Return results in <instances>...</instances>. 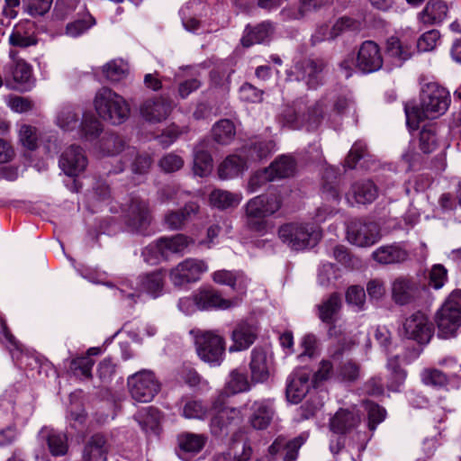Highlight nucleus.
Masks as SVG:
<instances>
[{
  "mask_svg": "<svg viewBox=\"0 0 461 461\" xmlns=\"http://www.w3.org/2000/svg\"><path fill=\"white\" fill-rule=\"evenodd\" d=\"M450 104L449 92L431 82L425 85L420 94V107H405L407 124L411 128H417L418 123L424 119H433L444 114Z\"/></svg>",
  "mask_w": 461,
  "mask_h": 461,
  "instance_id": "obj_1",
  "label": "nucleus"
},
{
  "mask_svg": "<svg viewBox=\"0 0 461 461\" xmlns=\"http://www.w3.org/2000/svg\"><path fill=\"white\" fill-rule=\"evenodd\" d=\"M282 206V197L278 193L255 196L244 206L246 227L258 233H265L268 228L267 217L276 212Z\"/></svg>",
  "mask_w": 461,
  "mask_h": 461,
  "instance_id": "obj_2",
  "label": "nucleus"
},
{
  "mask_svg": "<svg viewBox=\"0 0 461 461\" xmlns=\"http://www.w3.org/2000/svg\"><path fill=\"white\" fill-rule=\"evenodd\" d=\"M94 104L98 115L113 125L123 123L130 116L131 108L127 101L107 87L96 93Z\"/></svg>",
  "mask_w": 461,
  "mask_h": 461,
  "instance_id": "obj_3",
  "label": "nucleus"
},
{
  "mask_svg": "<svg viewBox=\"0 0 461 461\" xmlns=\"http://www.w3.org/2000/svg\"><path fill=\"white\" fill-rule=\"evenodd\" d=\"M326 102L321 100L305 110L299 106H286L279 115V122L291 129H300L306 126L307 131L318 128L323 119Z\"/></svg>",
  "mask_w": 461,
  "mask_h": 461,
  "instance_id": "obj_4",
  "label": "nucleus"
},
{
  "mask_svg": "<svg viewBox=\"0 0 461 461\" xmlns=\"http://www.w3.org/2000/svg\"><path fill=\"white\" fill-rule=\"evenodd\" d=\"M278 236L291 249L303 250L314 247L321 233L312 224L291 222L279 228Z\"/></svg>",
  "mask_w": 461,
  "mask_h": 461,
  "instance_id": "obj_5",
  "label": "nucleus"
},
{
  "mask_svg": "<svg viewBox=\"0 0 461 461\" xmlns=\"http://www.w3.org/2000/svg\"><path fill=\"white\" fill-rule=\"evenodd\" d=\"M192 242L183 234L163 237L146 247L142 254L147 262L155 264L160 258L167 259L173 254H183Z\"/></svg>",
  "mask_w": 461,
  "mask_h": 461,
  "instance_id": "obj_6",
  "label": "nucleus"
},
{
  "mask_svg": "<svg viewBox=\"0 0 461 461\" xmlns=\"http://www.w3.org/2000/svg\"><path fill=\"white\" fill-rule=\"evenodd\" d=\"M438 336L447 339L455 336L461 325V303L452 294L438 310L436 316Z\"/></svg>",
  "mask_w": 461,
  "mask_h": 461,
  "instance_id": "obj_7",
  "label": "nucleus"
},
{
  "mask_svg": "<svg viewBox=\"0 0 461 461\" xmlns=\"http://www.w3.org/2000/svg\"><path fill=\"white\" fill-rule=\"evenodd\" d=\"M128 385L131 397L140 402H150L160 389L158 381L149 370H141L131 375Z\"/></svg>",
  "mask_w": 461,
  "mask_h": 461,
  "instance_id": "obj_8",
  "label": "nucleus"
},
{
  "mask_svg": "<svg viewBox=\"0 0 461 461\" xmlns=\"http://www.w3.org/2000/svg\"><path fill=\"white\" fill-rule=\"evenodd\" d=\"M196 351L199 357L211 366H219L224 355V340L213 332L204 331L195 338Z\"/></svg>",
  "mask_w": 461,
  "mask_h": 461,
  "instance_id": "obj_9",
  "label": "nucleus"
},
{
  "mask_svg": "<svg viewBox=\"0 0 461 461\" xmlns=\"http://www.w3.org/2000/svg\"><path fill=\"white\" fill-rule=\"evenodd\" d=\"M208 271L204 260L186 258L178 263L169 272V279L174 286L182 287L200 280L202 275Z\"/></svg>",
  "mask_w": 461,
  "mask_h": 461,
  "instance_id": "obj_10",
  "label": "nucleus"
},
{
  "mask_svg": "<svg viewBox=\"0 0 461 461\" xmlns=\"http://www.w3.org/2000/svg\"><path fill=\"white\" fill-rule=\"evenodd\" d=\"M123 216L126 225L136 232L142 233L150 223L151 215L147 201L132 196L125 203Z\"/></svg>",
  "mask_w": 461,
  "mask_h": 461,
  "instance_id": "obj_11",
  "label": "nucleus"
},
{
  "mask_svg": "<svg viewBox=\"0 0 461 461\" xmlns=\"http://www.w3.org/2000/svg\"><path fill=\"white\" fill-rule=\"evenodd\" d=\"M383 62L379 45L374 41H365L358 48L354 66L361 73L368 74L378 71Z\"/></svg>",
  "mask_w": 461,
  "mask_h": 461,
  "instance_id": "obj_12",
  "label": "nucleus"
},
{
  "mask_svg": "<svg viewBox=\"0 0 461 461\" xmlns=\"http://www.w3.org/2000/svg\"><path fill=\"white\" fill-rule=\"evenodd\" d=\"M401 332L406 339L425 344L432 336V326L424 313L416 312L404 320Z\"/></svg>",
  "mask_w": 461,
  "mask_h": 461,
  "instance_id": "obj_13",
  "label": "nucleus"
},
{
  "mask_svg": "<svg viewBox=\"0 0 461 461\" xmlns=\"http://www.w3.org/2000/svg\"><path fill=\"white\" fill-rule=\"evenodd\" d=\"M380 229L375 222L354 221L348 226V241L358 247H368L380 240Z\"/></svg>",
  "mask_w": 461,
  "mask_h": 461,
  "instance_id": "obj_14",
  "label": "nucleus"
},
{
  "mask_svg": "<svg viewBox=\"0 0 461 461\" xmlns=\"http://www.w3.org/2000/svg\"><path fill=\"white\" fill-rule=\"evenodd\" d=\"M194 303L199 310H227L239 305L240 297L224 299L217 290L205 287L199 289L194 294Z\"/></svg>",
  "mask_w": 461,
  "mask_h": 461,
  "instance_id": "obj_15",
  "label": "nucleus"
},
{
  "mask_svg": "<svg viewBox=\"0 0 461 461\" xmlns=\"http://www.w3.org/2000/svg\"><path fill=\"white\" fill-rule=\"evenodd\" d=\"M419 294V285L412 277L401 276L392 282V300L397 305H409L416 301Z\"/></svg>",
  "mask_w": 461,
  "mask_h": 461,
  "instance_id": "obj_16",
  "label": "nucleus"
},
{
  "mask_svg": "<svg viewBox=\"0 0 461 461\" xmlns=\"http://www.w3.org/2000/svg\"><path fill=\"white\" fill-rule=\"evenodd\" d=\"M312 373L307 368L294 370L287 378L286 397L293 403L300 402L311 387Z\"/></svg>",
  "mask_w": 461,
  "mask_h": 461,
  "instance_id": "obj_17",
  "label": "nucleus"
},
{
  "mask_svg": "<svg viewBox=\"0 0 461 461\" xmlns=\"http://www.w3.org/2000/svg\"><path fill=\"white\" fill-rule=\"evenodd\" d=\"M59 164L66 175L75 176L85 171L88 160L79 146L71 145L62 152Z\"/></svg>",
  "mask_w": 461,
  "mask_h": 461,
  "instance_id": "obj_18",
  "label": "nucleus"
},
{
  "mask_svg": "<svg viewBox=\"0 0 461 461\" xmlns=\"http://www.w3.org/2000/svg\"><path fill=\"white\" fill-rule=\"evenodd\" d=\"M173 109L172 102L164 97H155L145 100L140 107L141 117L150 122L158 123L166 120Z\"/></svg>",
  "mask_w": 461,
  "mask_h": 461,
  "instance_id": "obj_19",
  "label": "nucleus"
},
{
  "mask_svg": "<svg viewBox=\"0 0 461 461\" xmlns=\"http://www.w3.org/2000/svg\"><path fill=\"white\" fill-rule=\"evenodd\" d=\"M332 176L333 173L331 170H327L324 175L325 183L322 186L323 199L327 202H330V203H324L317 209L315 219L320 222L325 221L327 219L338 212L336 206L339 202V192L333 183L327 181V179Z\"/></svg>",
  "mask_w": 461,
  "mask_h": 461,
  "instance_id": "obj_20",
  "label": "nucleus"
},
{
  "mask_svg": "<svg viewBox=\"0 0 461 461\" xmlns=\"http://www.w3.org/2000/svg\"><path fill=\"white\" fill-rule=\"evenodd\" d=\"M13 63L5 67V86L8 89H17V84L28 83L32 77V68L23 59H14V52L10 51Z\"/></svg>",
  "mask_w": 461,
  "mask_h": 461,
  "instance_id": "obj_21",
  "label": "nucleus"
},
{
  "mask_svg": "<svg viewBox=\"0 0 461 461\" xmlns=\"http://www.w3.org/2000/svg\"><path fill=\"white\" fill-rule=\"evenodd\" d=\"M322 63L312 59H304L295 64L294 71L295 79L304 81L309 88H316L321 82Z\"/></svg>",
  "mask_w": 461,
  "mask_h": 461,
  "instance_id": "obj_22",
  "label": "nucleus"
},
{
  "mask_svg": "<svg viewBox=\"0 0 461 461\" xmlns=\"http://www.w3.org/2000/svg\"><path fill=\"white\" fill-rule=\"evenodd\" d=\"M212 410L211 429L214 434H219L229 425H237L242 420L241 411L238 408L214 405Z\"/></svg>",
  "mask_w": 461,
  "mask_h": 461,
  "instance_id": "obj_23",
  "label": "nucleus"
},
{
  "mask_svg": "<svg viewBox=\"0 0 461 461\" xmlns=\"http://www.w3.org/2000/svg\"><path fill=\"white\" fill-rule=\"evenodd\" d=\"M212 278L218 285L230 287L238 294V297L241 298L247 291L248 279L241 272L221 269L213 272Z\"/></svg>",
  "mask_w": 461,
  "mask_h": 461,
  "instance_id": "obj_24",
  "label": "nucleus"
},
{
  "mask_svg": "<svg viewBox=\"0 0 461 461\" xmlns=\"http://www.w3.org/2000/svg\"><path fill=\"white\" fill-rule=\"evenodd\" d=\"M360 420V415L355 409H339L330 419V428L335 433L345 434L355 429Z\"/></svg>",
  "mask_w": 461,
  "mask_h": 461,
  "instance_id": "obj_25",
  "label": "nucleus"
},
{
  "mask_svg": "<svg viewBox=\"0 0 461 461\" xmlns=\"http://www.w3.org/2000/svg\"><path fill=\"white\" fill-rule=\"evenodd\" d=\"M271 358L267 356L265 349L255 348L251 351V359L249 368L251 377L256 382H265L270 375Z\"/></svg>",
  "mask_w": 461,
  "mask_h": 461,
  "instance_id": "obj_26",
  "label": "nucleus"
},
{
  "mask_svg": "<svg viewBox=\"0 0 461 461\" xmlns=\"http://www.w3.org/2000/svg\"><path fill=\"white\" fill-rule=\"evenodd\" d=\"M251 411L249 422L256 429H267L275 415L273 402L269 400L255 402L251 406Z\"/></svg>",
  "mask_w": 461,
  "mask_h": 461,
  "instance_id": "obj_27",
  "label": "nucleus"
},
{
  "mask_svg": "<svg viewBox=\"0 0 461 461\" xmlns=\"http://www.w3.org/2000/svg\"><path fill=\"white\" fill-rule=\"evenodd\" d=\"M257 338V328L248 322L239 323L232 331V345L230 352L241 351L249 348Z\"/></svg>",
  "mask_w": 461,
  "mask_h": 461,
  "instance_id": "obj_28",
  "label": "nucleus"
},
{
  "mask_svg": "<svg viewBox=\"0 0 461 461\" xmlns=\"http://www.w3.org/2000/svg\"><path fill=\"white\" fill-rule=\"evenodd\" d=\"M81 119L80 111L74 105L66 104L57 110L55 123L63 131H74L79 129Z\"/></svg>",
  "mask_w": 461,
  "mask_h": 461,
  "instance_id": "obj_29",
  "label": "nucleus"
},
{
  "mask_svg": "<svg viewBox=\"0 0 461 461\" xmlns=\"http://www.w3.org/2000/svg\"><path fill=\"white\" fill-rule=\"evenodd\" d=\"M372 257L379 264L390 265L406 261L409 253L401 245L392 244L379 247L373 252Z\"/></svg>",
  "mask_w": 461,
  "mask_h": 461,
  "instance_id": "obj_30",
  "label": "nucleus"
},
{
  "mask_svg": "<svg viewBox=\"0 0 461 461\" xmlns=\"http://www.w3.org/2000/svg\"><path fill=\"white\" fill-rule=\"evenodd\" d=\"M307 436L304 434L287 441L284 437H278L271 444L268 451L271 455L277 454L282 448L285 450L284 461H295L298 456V449L305 442Z\"/></svg>",
  "mask_w": 461,
  "mask_h": 461,
  "instance_id": "obj_31",
  "label": "nucleus"
},
{
  "mask_svg": "<svg viewBox=\"0 0 461 461\" xmlns=\"http://www.w3.org/2000/svg\"><path fill=\"white\" fill-rule=\"evenodd\" d=\"M199 212V205L196 203H188L184 208L172 211L165 215V224L170 230L181 229Z\"/></svg>",
  "mask_w": 461,
  "mask_h": 461,
  "instance_id": "obj_32",
  "label": "nucleus"
},
{
  "mask_svg": "<svg viewBox=\"0 0 461 461\" xmlns=\"http://www.w3.org/2000/svg\"><path fill=\"white\" fill-rule=\"evenodd\" d=\"M328 335L330 339H336L330 349V356L334 361L339 360L344 353L349 351L356 345L355 340L343 336L341 329L336 325L330 327Z\"/></svg>",
  "mask_w": 461,
  "mask_h": 461,
  "instance_id": "obj_33",
  "label": "nucleus"
},
{
  "mask_svg": "<svg viewBox=\"0 0 461 461\" xmlns=\"http://www.w3.org/2000/svg\"><path fill=\"white\" fill-rule=\"evenodd\" d=\"M204 8V5L191 0L180 10L182 23L185 29L191 32H196L202 27V22L197 18V13Z\"/></svg>",
  "mask_w": 461,
  "mask_h": 461,
  "instance_id": "obj_34",
  "label": "nucleus"
},
{
  "mask_svg": "<svg viewBox=\"0 0 461 461\" xmlns=\"http://www.w3.org/2000/svg\"><path fill=\"white\" fill-rule=\"evenodd\" d=\"M108 446L106 439L100 434L90 438L83 451V461H96L102 459L106 461Z\"/></svg>",
  "mask_w": 461,
  "mask_h": 461,
  "instance_id": "obj_35",
  "label": "nucleus"
},
{
  "mask_svg": "<svg viewBox=\"0 0 461 461\" xmlns=\"http://www.w3.org/2000/svg\"><path fill=\"white\" fill-rule=\"evenodd\" d=\"M341 305L340 295L337 293H333L317 305L318 317L325 323H333L337 314L340 311Z\"/></svg>",
  "mask_w": 461,
  "mask_h": 461,
  "instance_id": "obj_36",
  "label": "nucleus"
},
{
  "mask_svg": "<svg viewBox=\"0 0 461 461\" xmlns=\"http://www.w3.org/2000/svg\"><path fill=\"white\" fill-rule=\"evenodd\" d=\"M447 6L440 0H429L420 14V21L425 24L441 23L447 16Z\"/></svg>",
  "mask_w": 461,
  "mask_h": 461,
  "instance_id": "obj_37",
  "label": "nucleus"
},
{
  "mask_svg": "<svg viewBox=\"0 0 461 461\" xmlns=\"http://www.w3.org/2000/svg\"><path fill=\"white\" fill-rule=\"evenodd\" d=\"M273 32L272 24L264 22L255 27H247L241 39V43L245 47H249L256 43H262L267 41Z\"/></svg>",
  "mask_w": 461,
  "mask_h": 461,
  "instance_id": "obj_38",
  "label": "nucleus"
},
{
  "mask_svg": "<svg viewBox=\"0 0 461 461\" xmlns=\"http://www.w3.org/2000/svg\"><path fill=\"white\" fill-rule=\"evenodd\" d=\"M248 158L237 155L229 156L219 166V176L221 179L236 177L248 167Z\"/></svg>",
  "mask_w": 461,
  "mask_h": 461,
  "instance_id": "obj_39",
  "label": "nucleus"
},
{
  "mask_svg": "<svg viewBox=\"0 0 461 461\" xmlns=\"http://www.w3.org/2000/svg\"><path fill=\"white\" fill-rule=\"evenodd\" d=\"M273 181L294 176L295 172V162L289 156H280L266 168Z\"/></svg>",
  "mask_w": 461,
  "mask_h": 461,
  "instance_id": "obj_40",
  "label": "nucleus"
},
{
  "mask_svg": "<svg viewBox=\"0 0 461 461\" xmlns=\"http://www.w3.org/2000/svg\"><path fill=\"white\" fill-rule=\"evenodd\" d=\"M31 25L32 23L30 22H26L14 26L9 36V43L12 46L19 48H27L35 45L37 40L32 36V33L28 28V26Z\"/></svg>",
  "mask_w": 461,
  "mask_h": 461,
  "instance_id": "obj_41",
  "label": "nucleus"
},
{
  "mask_svg": "<svg viewBox=\"0 0 461 461\" xmlns=\"http://www.w3.org/2000/svg\"><path fill=\"white\" fill-rule=\"evenodd\" d=\"M351 194L357 203L366 204L372 203L378 194L375 185L370 181H361L352 185Z\"/></svg>",
  "mask_w": 461,
  "mask_h": 461,
  "instance_id": "obj_42",
  "label": "nucleus"
},
{
  "mask_svg": "<svg viewBox=\"0 0 461 461\" xmlns=\"http://www.w3.org/2000/svg\"><path fill=\"white\" fill-rule=\"evenodd\" d=\"M205 147L204 142L200 143L194 151V172L202 177L210 174L212 169V158L204 149Z\"/></svg>",
  "mask_w": 461,
  "mask_h": 461,
  "instance_id": "obj_43",
  "label": "nucleus"
},
{
  "mask_svg": "<svg viewBox=\"0 0 461 461\" xmlns=\"http://www.w3.org/2000/svg\"><path fill=\"white\" fill-rule=\"evenodd\" d=\"M42 438H46L50 453L53 456H63L68 451L67 435L53 429H42L40 432Z\"/></svg>",
  "mask_w": 461,
  "mask_h": 461,
  "instance_id": "obj_44",
  "label": "nucleus"
},
{
  "mask_svg": "<svg viewBox=\"0 0 461 461\" xmlns=\"http://www.w3.org/2000/svg\"><path fill=\"white\" fill-rule=\"evenodd\" d=\"M209 199L212 206L224 210L238 206L242 196L240 194H233L229 191L216 189L211 193Z\"/></svg>",
  "mask_w": 461,
  "mask_h": 461,
  "instance_id": "obj_45",
  "label": "nucleus"
},
{
  "mask_svg": "<svg viewBox=\"0 0 461 461\" xmlns=\"http://www.w3.org/2000/svg\"><path fill=\"white\" fill-rule=\"evenodd\" d=\"M165 275L162 271H155L140 277V287L142 291L158 297L164 286Z\"/></svg>",
  "mask_w": 461,
  "mask_h": 461,
  "instance_id": "obj_46",
  "label": "nucleus"
},
{
  "mask_svg": "<svg viewBox=\"0 0 461 461\" xmlns=\"http://www.w3.org/2000/svg\"><path fill=\"white\" fill-rule=\"evenodd\" d=\"M209 413V407L200 400L186 399L183 401L181 415L188 420H204Z\"/></svg>",
  "mask_w": 461,
  "mask_h": 461,
  "instance_id": "obj_47",
  "label": "nucleus"
},
{
  "mask_svg": "<svg viewBox=\"0 0 461 461\" xmlns=\"http://www.w3.org/2000/svg\"><path fill=\"white\" fill-rule=\"evenodd\" d=\"M207 437L203 434L185 432L178 436L179 447L189 453H198L204 447Z\"/></svg>",
  "mask_w": 461,
  "mask_h": 461,
  "instance_id": "obj_48",
  "label": "nucleus"
},
{
  "mask_svg": "<svg viewBox=\"0 0 461 461\" xmlns=\"http://www.w3.org/2000/svg\"><path fill=\"white\" fill-rule=\"evenodd\" d=\"M103 128L101 122L93 114H84L82 116L79 129V135L86 140L97 138L102 132Z\"/></svg>",
  "mask_w": 461,
  "mask_h": 461,
  "instance_id": "obj_49",
  "label": "nucleus"
},
{
  "mask_svg": "<svg viewBox=\"0 0 461 461\" xmlns=\"http://www.w3.org/2000/svg\"><path fill=\"white\" fill-rule=\"evenodd\" d=\"M236 134L234 124L230 120H221L212 128L213 139L216 142L227 145L230 143Z\"/></svg>",
  "mask_w": 461,
  "mask_h": 461,
  "instance_id": "obj_50",
  "label": "nucleus"
},
{
  "mask_svg": "<svg viewBox=\"0 0 461 461\" xmlns=\"http://www.w3.org/2000/svg\"><path fill=\"white\" fill-rule=\"evenodd\" d=\"M129 72L127 63L122 59H114L103 67V73L105 77L113 82H118L124 78Z\"/></svg>",
  "mask_w": 461,
  "mask_h": 461,
  "instance_id": "obj_51",
  "label": "nucleus"
},
{
  "mask_svg": "<svg viewBox=\"0 0 461 461\" xmlns=\"http://www.w3.org/2000/svg\"><path fill=\"white\" fill-rule=\"evenodd\" d=\"M136 420L144 430H155L159 423V411L153 407H146L135 416Z\"/></svg>",
  "mask_w": 461,
  "mask_h": 461,
  "instance_id": "obj_52",
  "label": "nucleus"
},
{
  "mask_svg": "<svg viewBox=\"0 0 461 461\" xmlns=\"http://www.w3.org/2000/svg\"><path fill=\"white\" fill-rule=\"evenodd\" d=\"M421 382L428 386L441 388L448 384L449 378L437 368H425L420 373Z\"/></svg>",
  "mask_w": 461,
  "mask_h": 461,
  "instance_id": "obj_53",
  "label": "nucleus"
},
{
  "mask_svg": "<svg viewBox=\"0 0 461 461\" xmlns=\"http://www.w3.org/2000/svg\"><path fill=\"white\" fill-rule=\"evenodd\" d=\"M252 447L249 443H243L240 449L236 447L234 449L219 454L214 461H249L252 456Z\"/></svg>",
  "mask_w": 461,
  "mask_h": 461,
  "instance_id": "obj_54",
  "label": "nucleus"
},
{
  "mask_svg": "<svg viewBox=\"0 0 461 461\" xmlns=\"http://www.w3.org/2000/svg\"><path fill=\"white\" fill-rule=\"evenodd\" d=\"M387 53L400 61L407 60L411 56V49L401 42L397 37H391L386 42Z\"/></svg>",
  "mask_w": 461,
  "mask_h": 461,
  "instance_id": "obj_55",
  "label": "nucleus"
},
{
  "mask_svg": "<svg viewBox=\"0 0 461 461\" xmlns=\"http://www.w3.org/2000/svg\"><path fill=\"white\" fill-rule=\"evenodd\" d=\"M273 145L270 141H257L244 149L247 158L249 161H257L266 158L272 151Z\"/></svg>",
  "mask_w": 461,
  "mask_h": 461,
  "instance_id": "obj_56",
  "label": "nucleus"
},
{
  "mask_svg": "<svg viewBox=\"0 0 461 461\" xmlns=\"http://www.w3.org/2000/svg\"><path fill=\"white\" fill-rule=\"evenodd\" d=\"M249 382L246 374L238 370H233L230 375V379L227 383V389L231 393H239L246 392L249 389Z\"/></svg>",
  "mask_w": 461,
  "mask_h": 461,
  "instance_id": "obj_57",
  "label": "nucleus"
},
{
  "mask_svg": "<svg viewBox=\"0 0 461 461\" xmlns=\"http://www.w3.org/2000/svg\"><path fill=\"white\" fill-rule=\"evenodd\" d=\"M346 302L353 305L357 311L364 310L366 303V293L363 287L359 285H351L346 292Z\"/></svg>",
  "mask_w": 461,
  "mask_h": 461,
  "instance_id": "obj_58",
  "label": "nucleus"
},
{
  "mask_svg": "<svg viewBox=\"0 0 461 461\" xmlns=\"http://www.w3.org/2000/svg\"><path fill=\"white\" fill-rule=\"evenodd\" d=\"M22 144L29 149H35L38 146L39 135L36 128L31 125H22L19 131Z\"/></svg>",
  "mask_w": 461,
  "mask_h": 461,
  "instance_id": "obj_59",
  "label": "nucleus"
},
{
  "mask_svg": "<svg viewBox=\"0 0 461 461\" xmlns=\"http://www.w3.org/2000/svg\"><path fill=\"white\" fill-rule=\"evenodd\" d=\"M365 408L368 415V427L375 430L376 425L384 420L385 410L372 402H366Z\"/></svg>",
  "mask_w": 461,
  "mask_h": 461,
  "instance_id": "obj_60",
  "label": "nucleus"
},
{
  "mask_svg": "<svg viewBox=\"0 0 461 461\" xmlns=\"http://www.w3.org/2000/svg\"><path fill=\"white\" fill-rule=\"evenodd\" d=\"M437 148L435 131L431 127L424 128L420 133V149L425 154L433 152Z\"/></svg>",
  "mask_w": 461,
  "mask_h": 461,
  "instance_id": "obj_61",
  "label": "nucleus"
},
{
  "mask_svg": "<svg viewBox=\"0 0 461 461\" xmlns=\"http://www.w3.org/2000/svg\"><path fill=\"white\" fill-rule=\"evenodd\" d=\"M95 23V19L90 15L82 20H76L68 23L66 34L70 37H77L92 27Z\"/></svg>",
  "mask_w": 461,
  "mask_h": 461,
  "instance_id": "obj_62",
  "label": "nucleus"
},
{
  "mask_svg": "<svg viewBox=\"0 0 461 461\" xmlns=\"http://www.w3.org/2000/svg\"><path fill=\"white\" fill-rule=\"evenodd\" d=\"M440 34L437 30H430L423 33L417 41V48L420 51L433 50L439 41Z\"/></svg>",
  "mask_w": 461,
  "mask_h": 461,
  "instance_id": "obj_63",
  "label": "nucleus"
},
{
  "mask_svg": "<svg viewBox=\"0 0 461 461\" xmlns=\"http://www.w3.org/2000/svg\"><path fill=\"white\" fill-rule=\"evenodd\" d=\"M387 368L392 372L394 379V382L388 384L387 387L393 391H397L399 386L404 382L406 374L400 368L397 357L388 359Z\"/></svg>",
  "mask_w": 461,
  "mask_h": 461,
  "instance_id": "obj_64",
  "label": "nucleus"
}]
</instances>
